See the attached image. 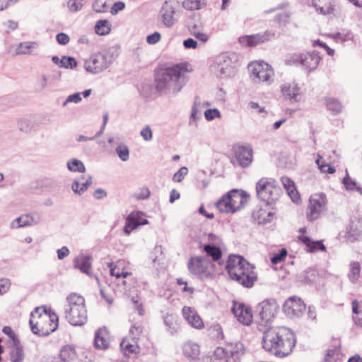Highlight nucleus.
I'll use <instances>...</instances> for the list:
<instances>
[{
	"mask_svg": "<svg viewBox=\"0 0 362 362\" xmlns=\"http://www.w3.org/2000/svg\"><path fill=\"white\" fill-rule=\"evenodd\" d=\"M262 332V348L271 354L284 358L288 356L296 344L294 332L286 327L260 328Z\"/></svg>",
	"mask_w": 362,
	"mask_h": 362,
	"instance_id": "obj_1",
	"label": "nucleus"
},
{
	"mask_svg": "<svg viewBox=\"0 0 362 362\" xmlns=\"http://www.w3.org/2000/svg\"><path fill=\"white\" fill-rule=\"evenodd\" d=\"M186 71L182 64L160 70L155 78L156 90L170 97L177 95L187 83Z\"/></svg>",
	"mask_w": 362,
	"mask_h": 362,
	"instance_id": "obj_2",
	"label": "nucleus"
},
{
	"mask_svg": "<svg viewBox=\"0 0 362 362\" xmlns=\"http://www.w3.org/2000/svg\"><path fill=\"white\" fill-rule=\"evenodd\" d=\"M58 316L53 311L37 307L30 313V325L32 332L40 337L47 336L58 327Z\"/></svg>",
	"mask_w": 362,
	"mask_h": 362,
	"instance_id": "obj_3",
	"label": "nucleus"
},
{
	"mask_svg": "<svg viewBox=\"0 0 362 362\" xmlns=\"http://www.w3.org/2000/svg\"><path fill=\"white\" fill-rule=\"evenodd\" d=\"M66 301L67 304L64 305L66 320L74 326L83 325L87 321V310L83 297L74 293L67 296Z\"/></svg>",
	"mask_w": 362,
	"mask_h": 362,
	"instance_id": "obj_4",
	"label": "nucleus"
},
{
	"mask_svg": "<svg viewBox=\"0 0 362 362\" xmlns=\"http://www.w3.org/2000/svg\"><path fill=\"white\" fill-rule=\"evenodd\" d=\"M257 197L267 204H273L280 198L282 190L278 182L270 177H262L256 183Z\"/></svg>",
	"mask_w": 362,
	"mask_h": 362,
	"instance_id": "obj_5",
	"label": "nucleus"
},
{
	"mask_svg": "<svg viewBox=\"0 0 362 362\" xmlns=\"http://www.w3.org/2000/svg\"><path fill=\"white\" fill-rule=\"evenodd\" d=\"M189 272L201 279H211L214 275L215 266L205 256L191 257L187 263Z\"/></svg>",
	"mask_w": 362,
	"mask_h": 362,
	"instance_id": "obj_6",
	"label": "nucleus"
},
{
	"mask_svg": "<svg viewBox=\"0 0 362 362\" xmlns=\"http://www.w3.org/2000/svg\"><path fill=\"white\" fill-rule=\"evenodd\" d=\"M245 347L240 341L230 344L226 348L217 347L211 357V362H240Z\"/></svg>",
	"mask_w": 362,
	"mask_h": 362,
	"instance_id": "obj_7",
	"label": "nucleus"
},
{
	"mask_svg": "<svg viewBox=\"0 0 362 362\" xmlns=\"http://www.w3.org/2000/svg\"><path fill=\"white\" fill-rule=\"evenodd\" d=\"M321 60L315 52H308L302 54H291L286 57L285 62L287 65L301 66L305 71L310 74L315 71Z\"/></svg>",
	"mask_w": 362,
	"mask_h": 362,
	"instance_id": "obj_8",
	"label": "nucleus"
},
{
	"mask_svg": "<svg viewBox=\"0 0 362 362\" xmlns=\"http://www.w3.org/2000/svg\"><path fill=\"white\" fill-rule=\"evenodd\" d=\"M214 71L221 78H232L237 72V57L234 54L223 53L216 57Z\"/></svg>",
	"mask_w": 362,
	"mask_h": 362,
	"instance_id": "obj_9",
	"label": "nucleus"
},
{
	"mask_svg": "<svg viewBox=\"0 0 362 362\" xmlns=\"http://www.w3.org/2000/svg\"><path fill=\"white\" fill-rule=\"evenodd\" d=\"M115 57L110 49L92 55L84 63L85 69L91 74H98L106 69Z\"/></svg>",
	"mask_w": 362,
	"mask_h": 362,
	"instance_id": "obj_10",
	"label": "nucleus"
},
{
	"mask_svg": "<svg viewBox=\"0 0 362 362\" xmlns=\"http://www.w3.org/2000/svg\"><path fill=\"white\" fill-rule=\"evenodd\" d=\"M257 310L259 316L257 329L260 331L261 327H271V322L277 313L278 305L274 299L264 300L258 305Z\"/></svg>",
	"mask_w": 362,
	"mask_h": 362,
	"instance_id": "obj_11",
	"label": "nucleus"
},
{
	"mask_svg": "<svg viewBox=\"0 0 362 362\" xmlns=\"http://www.w3.org/2000/svg\"><path fill=\"white\" fill-rule=\"evenodd\" d=\"M254 269L255 267L248 262L243 267L236 269L235 274H229L228 275L231 279L244 287L251 288L257 279V274Z\"/></svg>",
	"mask_w": 362,
	"mask_h": 362,
	"instance_id": "obj_12",
	"label": "nucleus"
},
{
	"mask_svg": "<svg viewBox=\"0 0 362 362\" xmlns=\"http://www.w3.org/2000/svg\"><path fill=\"white\" fill-rule=\"evenodd\" d=\"M327 199L325 194L316 193L313 194L309 199V206L307 212V218L309 221L317 219L321 214L327 209Z\"/></svg>",
	"mask_w": 362,
	"mask_h": 362,
	"instance_id": "obj_13",
	"label": "nucleus"
},
{
	"mask_svg": "<svg viewBox=\"0 0 362 362\" xmlns=\"http://www.w3.org/2000/svg\"><path fill=\"white\" fill-rule=\"evenodd\" d=\"M248 70L251 74L252 80L257 82H271V78L274 75V71L272 66L267 63L252 62L248 65Z\"/></svg>",
	"mask_w": 362,
	"mask_h": 362,
	"instance_id": "obj_14",
	"label": "nucleus"
},
{
	"mask_svg": "<svg viewBox=\"0 0 362 362\" xmlns=\"http://www.w3.org/2000/svg\"><path fill=\"white\" fill-rule=\"evenodd\" d=\"M305 308L306 306L304 302L296 296L288 298L283 305L284 313L290 318L300 317Z\"/></svg>",
	"mask_w": 362,
	"mask_h": 362,
	"instance_id": "obj_15",
	"label": "nucleus"
},
{
	"mask_svg": "<svg viewBox=\"0 0 362 362\" xmlns=\"http://www.w3.org/2000/svg\"><path fill=\"white\" fill-rule=\"evenodd\" d=\"M274 36L275 33L274 32L266 30L255 35L241 36L238 40L242 46L252 47L272 40Z\"/></svg>",
	"mask_w": 362,
	"mask_h": 362,
	"instance_id": "obj_16",
	"label": "nucleus"
},
{
	"mask_svg": "<svg viewBox=\"0 0 362 362\" xmlns=\"http://www.w3.org/2000/svg\"><path fill=\"white\" fill-rule=\"evenodd\" d=\"M231 311L240 323L244 325H250L252 322V310L250 306L243 303L234 301Z\"/></svg>",
	"mask_w": 362,
	"mask_h": 362,
	"instance_id": "obj_17",
	"label": "nucleus"
},
{
	"mask_svg": "<svg viewBox=\"0 0 362 362\" xmlns=\"http://www.w3.org/2000/svg\"><path fill=\"white\" fill-rule=\"evenodd\" d=\"M226 199L228 200L232 206L233 213L240 211L247 201L246 193L242 190L231 189L226 194Z\"/></svg>",
	"mask_w": 362,
	"mask_h": 362,
	"instance_id": "obj_18",
	"label": "nucleus"
},
{
	"mask_svg": "<svg viewBox=\"0 0 362 362\" xmlns=\"http://www.w3.org/2000/svg\"><path fill=\"white\" fill-rule=\"evenodd\" d=\"M159 17L165 27L171 28L174 25L177 19L175 16V8L171 1L164 2L159 11Z\"/></svg>",
	"mask_w": 362,
	"mask_h": 362,
	"instance_id": "obj_19",
	"label": "nucleus"
},
{
	"mask_svg": "<svg viewBox=\"0 0 362 362\" xmlns=\"http://www.w3.org/2000/svg\"><path fill=\"white\" fill-rule=\"evenodd\" d=\"M281 91L284 98L291 102H299L303 95L301 88L295 82L283 83Z\"/></svg>",
	"mask_w": 362,
	"mask_h": 362,
	"instance_id": "obj_20",
	"label": "nucleus"
},
{
	"mask_svg": "<svg viewBox=\"0 0 362 362\" xmlns=\"http://www.w3.org/2000/svg\"><path fill=\"white\" fill-rule=\"evenodd\" d=\"M312 4L316 11L320 14L334 16L339 14L338 6L333 0H312Z\"/></svg>",
	"mask_w": 362,
	"mask_h": 362,
	"instance_id": "obj_21",
	"label": "nucleus"
},
{
	"mask_svg": "<svg viewBox=\"0 0 362 362\" xmlns=\"http://www.w3.org/2000/svg\"><path fill=\"white\" fill-rule=\"evenodd\" d=\"M235 158L239 165L243 168L250 165L252 160V150L249 146H237L235 147Z\"/></svg>",
	"mask_w": 362,
	"mask_h": 362,
	"instance_id": "obj_22",
	"label": "nucleus"
},
{
	"mask_svg": "<svg viewBox=\"0 0 362 362\" xmlns=\"http://www.w3.org/2000/svg\"><path fill=\"white\" fill-rule=\"evenodd\" d=\"M148 223L147 219L142 218L138 212L131 213L126 218L124 232L129 235L131 232L139 226H144Z\"/></svg>",
	"mask_w": 362,
	"mask_h": 362,
	"instance_id": "obj_23",
	"label": "nucleus"
},
{
	"mask_svg": "<svg viewBox=\"0 0 362 362\" xmlns=\"http://www.w3.org/2000/svg\"><path fill=\"white\" fill-rule=\"evenodd\" d=\"M182 314L185 319L192 327L198 329L204 327V322L194 309L185 306L182 308Z\"/></svg>",
	"mask_w": 362,
	"mask_h": 362,
	"instance_id": "obj_24",
	"label": "nucleus"
},
{
	"mask_svg": "<svg viewBox=\"0 0 362 362\" xmlns=\"http://www.w3.org/2000/svg\"><path fill=\"white\" fill-rule=\"evenodd\" d=\"M94 346L96 349H106L109 346L108 332L106 328H99L95 333Z\"/></svg>",
	"mask_w": 362,
	"mask_h": 362,
	"instance_id": "obj_25",
	"label": "nucleus"
},
{
	"mask_svg": "<svg viewBox=\"0 0 362 362\" xmlns=\"http://www.w3.org/2000/svg\"><path fill=\"white\" fill-rule=\"evenodd\" d=\"M248 262L243 257L240 255H232L228 257V259L226 265V269L227 270L228 274H235V271L236 269L243 267Z\"/></svg>",
	"mask_w": 362,
	"mask_h": 362,
	"instance_id": "obj_26",
	"label": "nucleus"
},
{
	"mask_svg": "<svg viewBox=\"0 0 362 362\" xmlns=\"http://www.w3.org/2000/svg\"><path fill=\"white\" fill-rule=\"evenodd\" d=\"M184 355L190 361H195L199 358V346L192 341H187L182 346Z\"/></svg>",
	"mask_w": 362,
	"mask_h": 362,
	"instance_id": "obj_27",
	"label": "nucleus"
},
{
	"mask_svg": "<svg viewBox=\"0 0 362 362\" xmlns=\"http://www.w3.org/2000/svg\"><path fill=\"white\" fill-rule=\"evenodd\" d=\"M281 181L291 200L293 202H298L300 199V194L296 187L294 182L288 177H282Z\"/></svg>",
	"mask_w": 362,
	"mask_h": 362,
	"instance_id": "obj_28",
	"label": "nucleus"
},
{
	"mask_svg": "<svg viewBox=\"0 0 362 362\" xmlns=\"http://www.w3.org/2000/svg\"><path fill=\"white\" fill-rule=\"evenodd\" d=\"M91 258L90 256H81L75 258L74 261V267L80 269L83 273L92 276L90 272L91 267Z\"/></svg>",
	"mask_w": 362,
	"mask_h": 362,
	"instance_id": "obj_29",
	"label": "nucleus"
},
{
	"mask_svg": "<svg viewBox=\"0 0 362 362\" xmlns=\"http://www.w3.org/2000/svg\"><path fill=\"white\" fill-rule=\"evenodd\" d=\"M299 239L305 245L308 251L310 252H315L318 250L325 251L326 250L322 241H313L308 236H299Z\"/></svg>",
	"mask_w": 362,
	"mask_h": 362,
	"instance_id": "obj_30",
	"label": "nucleus"
},
{
	"mask_svg": "<svg viewBox=\"0 0 362 362\" xmlns=\"http://www.w3.org/2000/svg\"><path fill=\"white\" fill-rule=\"evenodd\" d=\"M200 247L202 249V251L206 253V257L208 259L209 257H211L213 262H217L221 259L222 257V251L219 246L204 245L203 246L200 245Z\"/></svg>",
	"mask_w": 362,
	"mask_h": 362,
	"instance_id": "obj_31",
	"label": "nucleus"
},
{
	"mask_svg": "<svg viewBox=\"0 0 362 362\" xmlns=\"http://www.w3.org/2000/svg\"><path fill=\"white\" fill-rule=\"evenodd\" d=\"M120 348L125 356L139 352V347L136 339L132 338V341L124 339L120 343Z\"/></svg>",
	"mask_w": 362,
	"mask_h": 362,
	"instance_id": "obj_32",
	"label": "nucleus"
},
{
	"mask_svg": "<svg viewBox=\"0 0 362 362\" xmlns=\"http://www.w3.org/2000/svg\"><path fill=\"white\" fill-rule=\"evenodd\" d=\"M92 184V177L90 176L83 183H81L79 179H75L71 185L73 192L78 195L84 193L89 186Z\"/></svg>",
	"mask_w": 362,
	"mask_h": 362,
	"instance_id": "obj_33",
	"label": "nucleus"
},
{
	"mask_svg": "<svg viewBox=\"0 0 362 362\" xmlns=\"http://www.w3.org/2000/svg\"><path fill=\"white\" fill-rule=\"evenodd\" d=\"M349 267V271L347 274L348 279L352 284H356L361 276V264L358 262H351Z\"/></svg>",
	"mask_w": 362,
	"mask_h": 362,
	"instance_id": "obj_34",
	"label": "nucleus"
},
{
	"mask_svg": "<svg viewBox=\"0 0 362 362\" xmlns=\"http://www.w3.org/2000/svg\"><path fill=\"white\" fill-rule=\"evenodd\" d=\"M59 356L63 361H74L77 358L75 349L71 346H64L62 348Z\"/></svg>",
	"mask_w": 362,
	"mask_h": 362,
	"instance_id": "obj_35",
	"label": "nucleus"
},
{
	"mask_svg": "<svg viewBox=\"0 0 362 362\" xmlns=\"http://www.w3.org/2000/svg\"><path fill=\"white\" fill-rule=\"evenodd\" d=\"M325 104L327 110L332 112L334 115L339 114L342 110V105L341 103L336 98H325Z\"/></svg>",
	"mask_w": 362,
	"mask_h": 362,
	"instance_id": "obj_36",
	"label": "nucleus"
},
{
	"mask_svg": "<svg viewBox=\"0 0 362 362\" xmlns=\"http://www.w3.org/2000/svg\"><path fill=\"white\" fill-rule=\"evenodd\" d=\"M10 355L11 362H22L24 359L23 350L18 343L13 344Z\"/></svg>",
	"mask_w": 362,
	"mask_h": 362,
	"instance_id": "obj_37",
	"label": "nucleus"
},
{
	"mask_svg": "<svg viewBox=\"0 0 362 362\" xmlns=\"http://www.w3.org/2000/svg\"><path fill=\"white\" fill-rule=\"evenodd\" d=\"M36 42H21L16 49V54H27L32 52V49L36 47Z\"/></svg>",
	"mask_w": 362,
	"mask_h": 362,
	"instance_id": "obj_38",
	"label": "nucleus"
},
{
	"mask_svg": "<svg viewBox=\"0 0 362 362\" xmlns=\"http://www.w3.org/2000/svg\"><path fill=\"white\" fill-rule=\"evenodd\" d=\"M110 30V25L107 20H100L95 25V31L99 35H107Z\"/></svg>",
	"mask_w": 362,
	"mask_h": 362,
	"instance_id": "obj_39",
	"label": "nucleus"
},
{
	"mask_svg": "<svg viewBox=\"0 0 362 362\" xmlns=\"http://www.w3.org/2000/svg\"><path fill=\"white\" fill-rule=\"evenodd\" d=\"M164 324L167 327V330L174 334L177 331V324L175 317L173 315H166L164 317Z\"/></svg>",
	"mask_w": 362,
	"mask_h": 362,
	"instance_id": "obj_40",
	"label": "nucleus"
},
{
	"mask_svg": "<svg viewBox=\"0 0 362 362\" xmlns=\"http://www.w3.org/2000/svg\"><path fill=\"white\" fill-rule=\"evenodd\" d=\"M67 168L71 172L84 173L86 171L83 162L76 158L71 159L67 162Z\"/></svg>",
	"mask_w": 362,
	"mask_h": 362,
	"instance_id": "obj_41",
	"label": "nucleus"
},
{
	"mask_svg": "<svg viewBox=\"0 0 362 362\" xmlns=\"http://www.w3.org/2000/svg\"><path fill=\"white\" fill-rule=\"evenodd\" d=\"M333 38L337 42H345L352 40L354 38L353 33L349 30L343 29L333 35Z\"/></svg>",
	"mask_w": 362,
	"mask_h": 362,
	"instance_id": "obj_42",
	"label": "nucleus"
},
{
	"mask_svg": "<svg viewBox=\"0 0 362 362\" xmlns=\"http://www.w3.org/2000/svg\"><path fill=\"white\" fill-rule=\"evenodd\" d=\"M216 206L221 213L233 214L232 206H230L228 200L226 199L225 194L216 202Z\"/></svg>",
	"mask_w": 362,
	"mask_h": 362,
	"instance_id": "obj_43",
	"label": "nucleus"
},
{
	"mask_svg": "<svg viewBox=\"0 0 362 362\" xmlns=\"http://www.w3.org/2000/svg\"><path fill=\"white\" fill-rule=\"evenodd\" d=\"M32 225L30 217L29 215H23L14 219L11 223V228H18L26 226Z\"/></svg>",
	"mask_w": 362,
	"mask_h": 362,
	"instance_id": "obj_44",
	"label": "nucleus"
},
{
	"mask_svg": "<svg viewBox=\"0 0 362 362\" xmlns=\"http://www.w3.org/2000/svg\"><path fill=\"white\" fill-rule=\"evenodd\" d=\"M115 151L121 160L127 161L129 160V149L125 144H119L115 148Z\"/></svg>",
	"mask_w": 362,
	"mask_h": 362,
	"instance_id": "obj_45",
	"label": "nucleus"
},
{
	"mask_svg": "<svg viewBox=\"0 0 362 362\" xmlns=\"http://www.w3.org/2000/svg\"><path fill=\"white\" fill-rule=\"evenodd\" d=\"M204 5L199 0H185L182 2V6L189 11L200 9Z\"/></svg>",
	"mask_w": 362,
	"mask_h": 362,
	"instance_id": "obj_46",
	"label": "nucleus"
},
{
	"mask_svg": "<svg viewBox=\"0 0 362 362\" xmlns=\"http://www.w3.org/2000/svg\"><path fill=\"white\" fill-rule=\"evenodd\" d=\"M322 158L320 156H318V158L316 160V163L320 171L323 173H334L336 171L335 168L329 164L321 161Z\"/></svg>",
	"mask_w": 362,
	"mask_h": 362,
	"instance_id": "obj_47",
	"label": "nucleus"
},
{
	"mask_svg": "<svg viewBox=\"0 0 362 362\" xmlns=\"http://www.w3.org/2000/svg\"><path fill=\"white\" fill-rule=\"evenodd\" d=\"M76 66L77 62L74 57L63 56L61 58V64L59 67L72 69Z\"/></svg>",
	"mask_w": 362,
	"mask_h": 362,
	"instance_id": "obj_48",
	"label": "nucleus"
},
{
	"mask_svg": "<svg viewBox=\"0 0 362 362\" xmlns=\"http://www.w3.org/2000/svg\"><path fill=\"white\" fill-rule=\"evenodd\" d=\"M340 358V351L339 349L334 348L328 349L325 356L327 362H337Z\"/></svg>",
	"mask_w": 362,
	"mask_h": 362,
	"instance_id": "obj_49",
	"label": "nucleus"
},
{
	"mask_svg": "<svg viewBox=\"0 0 362 362\" xmlns=\"http://www.w3.org/2000/svg\"><path fill=\"white\" fill-rule=\"evenodd\" d=\"M287 255V250L285 248H282L279 251V252L274 254L271 257V262L273 264H276L278 263L281 262L286 258Z\"/></svg>",
	"mask_w": 362,
	"mask_h": 362,
	"instance_id": "obj_50",
	"label": "nucleus"
},
{
	"mask_svg": "<svg viewBox=\"0 0 362 362\" xmlns=\"http://www.w3.org/2000/svg\"><path fill=\"white\" fill-rule=\"evenodd\" d=\"M343 183L348 189H356L362 195V187L357 185L356 182L352 181L349 177H345L343 180Z\"/></svg>",
	"mask_w": 362,
	"mask_h": 362,
	"instance_id": "obj_51",
	"label": "nucleus"
},
{
	"mask_svg": "<svg viewBox=\"0 0 362 362\" xmlns=\"http://www.w3.org/2000/svg\"><path fill=\"white\" fill-rule=\"evenodd\" d=\"M134 308L136 310L139 315L142 316L144 315L145 310L143 308V303L141 301L140 298L138 296H133L131 299Z\"/></svg>",
	"mask_w": 362,
	"mask_h": 362,
	"instance_id": "obj_52",
	"label": "nucleus"
},
{
	"mask_svg": "<svg viewBox=\"0 0 362 362\" xmlns=\"http://www.w3.org/2000/svg\"><path fill=\"white\" fill-rule=\"evenodd\" d=\"M93 8L97 13H104L107 11V0H95Z\"/></svg>",
	"mask_w": 362,
	"mask_h": 362,
	"instance_id": "obj_53",
	"label": "nucleus"
},
{
	"mask_svg": "<svg viewBox=\"0 0 362 362\" xmlns=\"http://www.w3.org/2000/svg\"><path fill=\"white\" fill-rule=\"evenodd\" d=\"M143 329H143V326L141 325V324H140V323L134 324L131 327L130 330H129L130 335L132 336V338H133L134 339H138L139 335L142 333Z\"/></svg>",
	"mask_w": 362,
	"mask_h": 362,
	"instance_id": "obj_54",
	"label": "nucleus"
},
{
	"mask_svg": "<svg viewBox=\"0 0 362 362\" xmlns=\"http://www.w3.org/2000/svg\"><path fill=\"white\" fill-rule=\"evenodd\" d=\"M82 100L81 93H74L69 95L62 104L63 107H66L69 103H79Z\"/></svg>",
	"mask_w": 362,
	"mask_h": 362,
	"instance_id": "obj_55",
	"label": "nucleus"
},
{
	"mask_svg": "<svg viewBox=\"0 0 362 362\" xmlns=\"http://www.w3.org/2000/svg\"><path fill=\"white\" fill-rule=\"evenodd\" d=\"M204 116L206 120L211 121L216 117H221V112L216 108L208 109L204 112Z\"/></svg>",
	"mask_w": 362,
	"mask_h": 362,
	"instance_id": "obj_56",
	"label": "nucleus"
},
{
	"mask_svg": "<svg viewBox=\"0 0 362 362\" xmlns=\"http://www.w3.org/2000/svg\"><path fill=\"white\" fill-rule=\"evenodd\" d=\"M67 6L70 11L77 12L82 8V0H69Z\"/></svg>",
	"mask_w": 362,
	"mask_h": 362,
	"instance_id": "obj_57",
	"label": "nucleus"
},
{
	"mask_svg": "<svg viewBox=\"0 0 362 362\" xmlns=\"http://www.w3.org/2000/svg\"><path fill=\"white\" fill-rule=\"evenodd\" d=\"M188 173V169L186 167H182L180 170L175 173L173 177V180L174 182H180L182 181L185 175Z\"/></svg>",
	"mask_w": 362,
	"mask_h": 362,
	"instance_id": "obj_58",
	"label": "nucleus"
},
{
	"mask_svg": "<svg viewBox=\"0 0 362 362\" xmlns=\"http://www.w3.org/2000/svg\"><path fill=\"white\" fill-rule=\"evenodd\" d=\"M248 107L253 110L255 113L257 114H262V116L264 117L267 115V111L264 107H261L258 103L250 101L248 103Z\"/></svg>",
	"mask_w": 362,
	"mask_h": 362,
	"instance_id": "obj_59",
	"label": "nucleus"
},
{
	"mask_svg": "<svg viewBox=\"0 0 362 362\" xmlns=\"http://www.w3.org/2000/svg\"><path fill=\"white\" fill-rule=\"evenodd\" d=\"M211 334L217 339H223V334L221 325L218 324L214 325L211 327Z\"/></svg>",
	"mask_w": 362,
	"mask_h": 362,
	"instance_id": "obj_60",
	"label": "nucleus"
},
{
	"mask_svg": "<svg viewBox=\"0 0 362 362\" xmlns=\"http://www.w3.org/2000/svg\"><path fill=\"white\" fill-rule=\"evenodd\" d=\"M206 237L207 238L208 243L205 245H212L218 246L221 243V239L218 236L216 235L213 233H208L206 235Z\"/></svg>",
	"mask_w": 362,
	"mask_h": 362,
	"instance_id": "obj_61",
	"label": "nucleus"
},
{
	"mask_svg": "<svg viewBox=\"0 0 362 362\" xmlns=\"http://www.w3.org/2000/svg\"><path fill=\"white\" fill-rule=\"evenodd\" d=\"M141 136L146 141H151L152 139L153 133L151 127L148 125L144 127L141 129Z\"/></svg>",
	"mask_w": 362,
	"mask_h": 362,
	"instance_id": "obj_62",
	"label": "nucleus"
},
{
	"mask_svg": "<svg viewBox=\"0 0 362 362\" xmlns=\"http://www.w3.org/2000/svg\"><path fill=\"white\" fill-rule=\"evenodd\" d=\"M201 107H202V100H201L200 97L196 96L194 98V105L192 106L191 113H194V115H200Z\"/></svg>",
	"mask_w": 362,
	"mask_h": 362,
	"instance_id": "obj_63",
	"label": "nucleus"
},
{
	"mask_svg": "<svg viewBox=\"0 0 362 362\" xmlns=\"http://www.w3.org/2000/svg\"><path fill=\"white\" fill-rule=\"evenodd\" d=\"M57 42L62 45H66L69 42V35L64 33H59L56 36Z\"/></svg>",
	"mask_w": 362,
	"mask_h": 362,
	"instance_id": "obj_64",
	"label": "nucleus"
}]
</instances>
